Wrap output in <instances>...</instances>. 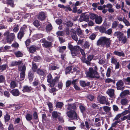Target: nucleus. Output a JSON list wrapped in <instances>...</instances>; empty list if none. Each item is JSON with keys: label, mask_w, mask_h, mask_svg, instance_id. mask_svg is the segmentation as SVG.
<instances>
[{"label": "nucleus", "mask_w": 130, "mask_h": 130, "mask_svg": "<svg viewBox=\"0 0 130 130\" xmlns=\"http://www.w3.org/2000/svg\"><path fill=\"white\" fill-rule=\"evenodd\" d=\"M97 67L96 66L93 68H90L89 71L86 72L87 76L91 78H99L100 77L99 74L97 72Z\"/></svg>", "instance_id": "obj_1"}, {"label": "nucleus", "mask_w": 130, "mask_h": 130, "mask_svg": "<svg viewBox=\"0 0 130 130\" xmlns=\"http://www.w3.org/2000/svg\"><path fill=\"white\" fill-rule=\"evenodd\" d=\"M111 40L110 38H108L106 37H102L100 38L97 41V44L98 45H101L104 46L106 45L107 47L110 46Z\"/></svg>", "instance_id": "obj_2"}, {"label": "nucleus", "mask_w": 130, "mask_h": 130, "mask_svg": "<svg viewBox=\"0 0 130 130\" xmlns=\"http://www.w3.org/2000/svg\"><path fill=\"white\" fill-rule=\"evenodd\" d=\"M113 35L117 36L118 38L119 41H121L123 44L125 43L126 42L127 39L126 37L123 36V34L120 31H117L115 32Z\"/></svg>", "instance_id": "obj_3"}, {"label": "nucleus", "mask_w": 130, "mask_h": 130, "mask_svg": "<svg viewBox=\"0 0 130 130\" xmlns=\"http://www.w3.org/2000/svg\"><path fill=\"white\" fill-rule=\"evenodd\" d=\"M4 35L6 38L7 41L9 43H11L13 41L15 37L14 33H11L9 34V32L8 31L5 32L4 33Z\"/></svg>", "instance_id": "obj_4"}, {"label": "nucleus", "mask_w": 130, "mask_h": 130, "mask_svg": "<svg viewBox=\"0 0 130 130\" xmlns=\"http://www.w3.org/2000/svg\"><path fill=\"white\" fill-rule=\"evenodd\" d=\"M40 41L42 42L43 43L42 44L43 46L46 48H48L51 47L53 45V43L51 42L47 41L44 38L41 39Z\"/></svg>", "instance_id": "obj_5"}, {"label": "nucleus", "mask_w": 130, "mask_h": 130, "mask_svg": "<svg viewBox=\"0 0 130 130\" xmlns=\"http://www.w3.org/2000/svg\"><path fill=\"white\" fill-rule=\"evenodd\" d=\"M89 15L85 14V13H83L81 14L79 19V21L80 22L83 21L87 22L89 21Z\"/></svg>", "instance_id": "obj_6"}, {"label": "nucleus", "mask_w": 130, "mask_h": 130, "mask_svg": "<svg viewBox=\"0 0 130 130\" xmlns=\"http://www.w3.org/2000/svg\"><path fill=\"white\" fill-rule=\"evenodd\" d=\"M67 114L68 117L72 120L76 119L77 118V115L74 111L68 112Z\"/></svg>", "instance_id": "obj_7"}, {"label": "nucleus", "mask_w": 130, "mask_h": 130, "mask_svg": "<svg viewBox=\"0 0 130 130\" xmlns=\"http://www.w3.org/2000/svg\"><path fill=\"white\" fill-rule=\"evenodd\" d=\"M60 77V75H57L56 76L53 80L52 83L51 84H48V85L51 87H54L55 85V84L59 82Z\"/></svg>", "instance_id": "obj_8"}, {"label": "nucleus", "mask_w": 130, "mask_h": 130, "mask_svg": "<svg viewBox=\"0 0 130 130\" xmlns=\"http://www.w3.org/2000/svg\"><path fill=\"white\" fill-rule=\"evenodd\" d=\"M19 69L21 71L20 73V77L23 80L25 76V71L26 70V67L25 66H23L22 67H19Z\"/></svg>", "instance_id": "obj_9"}, {"label": "nucleus", "mask_w": 130, "mask_h": 130, "mask_svg": "<svg viewBox=\"0 0 130 130\" xmlns=\"http://www.w3.org/2000/svg\"><path fill=\"white\" fill-rule=\"evenodd\" d=\"M66 109L70 111H73L76 109V107L75 103L72 104H68L66 106Z\"/></svg>", "instance_id": "obj_10"}, {"label": "nucleus", "mask_w": 130, "mask_h": 130, "mask_svg": "<svg viewBox=\"0 0 130 130\" xmlns=\"http://www.w3.org/2000/svg\"><path fill=\"white\" fill-rule=\"evenodd\" d=\"M59 66L55 63L50 64L49 67V70H55L59 69Z\"/></svg>", "instance_id": "obj_11"}, {"label": "nucleus", "mask_w": 130, "mask_h": 130, "mask_svg": "<svg viewBox=\"0 0 130 130\" xmlns=\"http://www.w3.org/2000/svg\"><path fill=\"white\" fill-rule=\"evenodd\" d=\"M124 83L122 80H120L116 83V86L118 90H122L124 88Z\"/></svg>", "instance_id": "obj_12"}, {"label": "nucleus", "mask_w": 130, "mask_h": 130, "mask_svg": "<svg viewBox=\"0 0 130 130\" xmlns=\"http://www.w3.org/2000/svg\"><path fill=\"white\" fill-rule=\"evenodd\" d=\"M22 91L24 92L29 93L33 89L31 86H25L23 87Z\"/></svg>", "instance_id": "obj_13"}, {"label": "nucleus", "mask_w": 130, "mask_h": 130, "mask_svg": "<svg viewBox=\"0 0 130 130\" xmlns=\"http://www.w3.org/2000/svg\"><path fill=\"white\" fill-rule=\"evenodd\" d=\"M107 93L110 97L112 98H115V96L114 94V90L113 89H108L107 91Z\"/></svg>", "instance_id": "obj_14"}, {"label": "nucleus", "mask_w": 130, "mask_h": 130, "mask_svg": "<svg viewBox=\"0 0 130 130\" xmlns=\"http://www.w3.org/2000/svg\"><path fill=\"white\" fill-rule=\"evenodd\" d=\"M46 18L45 14L43 12H40L38 16V18L41 21H43Z\"/></svg>", "instance_id": "obj_15"}, {"label": "nucleus", "mask_w": 130, "mask_h": 130, "mask_svg": "<svg viewBox=\"0 0 130 130\" xmlns=\"http://www.w3.org/2000/svg\"><path fill=\"white\" fill-rule=\"evenodd\" d=\"M98 101L101 104H104L106 101V98L105 96H100L98 97Z\"/></svg>", "instance_id": "obj_16"}, {"label": "nucleus", "mask_w": 130, "mask_h": 130, "mask_svg": "<svg viewBox=\"0 0 130 130\" xmlns=\"http://www.w3.org/2000/svg\"><path fill=\"white\" fill-rule=\"evenodd\" d=\"M71 32H72L71 34V36L72 38L75 41H77L78 40L77 37L75 33L74 32V29H71Z\"/></svg>", "instance_id": "obj_17"}, {"label": "nucleus", "mask_w": 130, "mask_h": 130, "mask_svg": "<svg viewBox=\"0 0 130 130\" xmlns=\"http://www.w3.org/2000/svg\"><path fill=\"white\" fill-rule=\"evenodd\" d=\"M12 95L14 96H18L19 95L20 92L19 90L17 89H14L10 91Z\"/></svg>", "instance_id": "obj_18"}, {"label": "nucleus", "mask_w": 130, "mask_h": 130, "mask_svg": "<svg viewBox=\"0 0 130 130\" xmlns=\"http://www.w3.org/2000/svg\"><path fill=\"white\" fill-rule=\"evenodd\" d=\"M102 21V18L100 16H98L95 20V23L98 24H100Z\"/></svg>", "instance_id": "obj_19"}, {"label": "nucleus", "mask_w": 130, "mask_h": 130, "mask_svg": "<svg viewBox=\"0 0 130 130\" xmlns=\"http://www.w3.org/2000/svg\"><path fill=\"white\" fill-rule=\"evenodd\" d=\"M80 83L81 86L83 87L88 86L90 85V82H88L86 83L84 81H80Z\"/></svg>", "instance_id": "obj_20"}, {"label": "nucleus", "mask_w": 130, "mask_h": 130, "mask_svg": "<svg viewBox=\"0 0 130 130\" xmlns=\"http://www.w3.org/2000/svg\"><path fill=\"white\" fill-rule=\"evenodd\" d=\"M10 86L12 89L16 87H17V85L16 82L14 81H11L10 84Z\"/></svg>", "instance_id": "obj_21"}, {"label": "nucleus", "mask_w": 130, "mask_h": 130, "mask_svg": "<svg viewBox=\"0 0 130 130\" xmlns=\"http://www.w3.org/2000/svg\"><path fill=\"white\" fill-rule=\"evenodd\" d=\"M22 64V61H14L12 62L11 64L12 66H16L17 65H19Z\"/></svg>", "instance_id": "obj_22"}, {"label": "nucleus", "mask_w": 130, "mask_h": 130, "mask_svg": "<svg viewBox=\"0 0 130 130\" xmlns=\"http://www.w3.org/2000/svg\"><path fill=\"white\" fill-rule=\"evenodd\" d=\"M29 50L30 53H33L35 52L36 51V48L35 46L32 45L30 47Z\"/></svg>", "instance_id": "obj_23"}, {"label": "nucleus", "mask_w": 130, "mask_h": 130, "mask_svg": "<svg viewBox=\"0 0 130 130\" xmlns=\"http://www.w3.org/2000/svg\"><path fill=\"white\" fill-rule=\"evenodd\" d=\"M114 53L115 55L119 56L122 57L124 56V54L123 52L115 51L114 52Z\"/></svg>", "instance_id": "obj_24"}, {"label": "nucleus", "mask_w": 130, "mask_h": 130, "mask_svg": "<svg viewBox=\"0 0 130 130\" xmlns=\"http://www.w3.org/2000/svg\"><path fill=\"white\" fill-rule=\"evenodd\" d=\"M14 54L17 57H22L23 55V53L19 51L14 52Z\"/></svg>", "instance_id": "obj_25"}, {"label": "nucleus", "mask_w": 130, "mask_h": 130, "mask_svg": "<svg viewBox=\"0 0 130 130\" xmlns=\"http://www.w3.org/2000/svg\"><path fill=\"white\" fill-rule=\"evenodd\" d=\"M98 16L97 15L92 13H90L89 15L90 19L92 20H95Z\"/></svg>", "instance_id": "obj_26"}, {"label": "nucleus", "mask_w": 130, "mask_h": 130, "mask_svg": "<svg viewBox=\"0 0 130 130\" xmlns=\"http://www.w3.org/2000/svg\"><path fill=\"white\" fill-rule=\"evenodd\" d=\"M47 82L49 83L50 84H51L52 83V81L53 80L52 75L50 74H49L47 76Z\"/></svg>", "instance_id": "obj_27"}, {"label": "nucleus", "mask_w": 130, "mask_h": 130, "mask_svg": "<svg viewBox=\"0 0 130 130\" xmlns=\"http://www.w3.org/2000/svg\"><path fill=\"white\" fill-rule=\"evenodd\" d=\"M24 32L20 30L18 34V38L19 39H21L24 35Z\"/></svg>", "instance_id": "obj_28"}, {"label": "nucleus", "mask_w": 130, "mask_h": 130, "mask_svg": "<svg viewBox=\"0 0 130 130\" xmlns=\"http://www.w3.org/2000/svg\"><path fill=\"white\" fill-rule=\"evenodd\" d=\"M25 118L27 120L30 121L32 119V116L29 114H27Z\"/></svg>", "instance_id": "obj_29"}, {"label": "nucleus", "mask_w": 130, "mask_h": 130, "mask_svg": "<svg viewBox=\"0 0 130 130\" xmlns=\"http://www.w3.org/2000/svg\"><path fill=\"white\" fill-rule=\"evenodd\" d=\"M7 67L6 64H5L0 66V71L2 72L5 70Z\"/></svg>", "instance_id": "obj_30"}, {"label": "nucleus", "mask_w": 130, "mask_h": 130, "mask_svg": "<svg viewBox=\"0 0 130 130\" xmlns=\"http://www.w3.org/2000/svg\"><path fill=\"white\" fill-rule=\"evenodd\" d=\"M79 108L81 112H83L86 110V108L84 106V105L81 104H79Z\"/></svg>", "instance_id": "obj_31"}, {"label": "nucleus", "mask_w": 130, "mask_h": 130, "mask_svg": "<svg viewBox=\"0 0 130 130\" xmlns=\"http://www.w3.org/2000/svg\"><path fill=\"white\" fill-rule=\"evenodd\" d=\"M129 92L128 90H125L123 92H122L121 93L120 95L121 96H123L125 95L129 94Z\"/></svg>", "instance_id": "obj_32"}, {"label": "nucleus", "mask_w": 130, "mask_h": 130, "mask_svg": "<svg viewBox=\"0 0 130 130\" xmlns=\"http://www.w3.org/2000/svg\"><path fill=\"white\" fill-rule=\"evenodd\" d=\"M63 105V104L62 102H59L57 103L56 107L57 108H61Z\"/></svg>", "instance_id": "obj_33"}, {"label": "nucleus", "mask_w": 130, "mask_h": 130, "mask_svg": "<svg viewBox=\"0 0 130 130\" xmlns=\"http://www.w3.org/2000/svg\"><path fill=\"white\" fill-rule=\"evenodd\" d=\"M128 102V101L126 99H122L121 102V104L123 105H126Z\"/></svg>", "instance_id": "obj_34"}, {"label": "nucleus", "mask_w": 130, "mask_h": 130, "mask_svg": "<svg viewBox=\"0 0 130 130\" xmlns=\"http://www.w3.org/2000/svg\"><path fill=\"white\" fill-rule=\"evenodd\" d=\"M7 3L10 6L13 7H14V2L12 0H8L7 2Z\"/></svg>", "instance_id": "obj_35"}, {"label": "nucleus", "mask_w": 130, "mask_h": 130, "mask_svg": "<svg viewBox=\"0 0 130 130\" xmlns=\"http://www.w3.org/2000/svg\"><path fill=\"white\" fill-rule=\"evenodd\" d=\"M105 82L106 83H109L111 82L114 83V80L110 78H108L106 79L105 80Z\"/></svg>", "instance_id": "obj_36"}, {"label": "nucleus", "mask_w": 130, "mask_h": 130, "mask_svg": "<svg viewBox=\"0 0 130 130\" xmlns=\"http://www.w3.org/2000/svg\"><path fill=\"white\" fill-rule=\"evenodd\" d=\"M37 73L39 75H44L45 74V72L41 70L38 69L37 71Z\"/></svg>", "instance_id": "obj_37"}, {"label": "nucleus", "mask_w": 130, "mask_h": 130, "mask_svg": "<svg viewBox=\"0 0 130 130\" xmlns=\"http://www.w3.org/2000/svg\"><path fill=\"white\" fill-rule=\"evenodd\" d=\"M46 29L47 31L51 30L52 29V26L50 24L47 25L46 27Z\"/></svg>", "instance_id": "obj_38"}, {"label": "nucleus", "mask_w": 130, "mask_h": 130, "mask_svg": "<svg viewBox=\"0 0 130 130\" xmlns=\"http://www.w3.org/2000/svg\"><path fill=\"white\" fill-rule=\"evenodd\" d=\"M72 69V66H69L67 67L66 70V73L67 74L70 72Z\"/></svg>", "instance_id": "obj_39"}, {"label": "nucleus", "mask_w": 130, "mask_h": 130, "mask_svg": "<svg viewBox=\"0 0 130 130\" xmlns=\"http://www.w3.org/2000/svg\"><path fill=\"white\" fill-rule=\"evenodd\" d=\"M90 45V44L87 41L85 42L84 45V47L85 48H89Z\"/></svg>", "instance_id": "obj_40"}, {"label": "nucleus", "mask_w": 130, "mask_h": 130, "mask_svg": "<svg viewBox=\"0 0 130 130\" xmlns=\"http://www.w3.org/2000/svg\"><path fill=\"white\" fill-rule=\"evenodd\" d=\"M99 30L102 33H105L106 30V28L103 26H101L99 27Z\"/></svg>", "instance_id": "obj_41"}, {"label": "nucleus", "mask_w": 130, "mask_h": 130, "mask_svg": "<svg viewBox=\"0 0 130 130\" xmlns=\"http://www.w3.org/2000/svg\"><path fill=\"white\" fill-rule=\"evenodd\" d=\"M123 22L125 24L126 26H128L130 25L129 23L127 20L124 17H123Z\"/></svg>", "instance_id": "obj_42"}, {"label": "nucleus", "mask_w": 130, "mask_h": 130, "mask_svg": "<svg viewBox=\"0 0 130 130\" xmlns=\"http://www.w3.org/2000/svg\"><path fill=\"white\" fill-rule=\"evenodd\" d=\"M51 112L52 111L53 109V105L50 102H49L47 104Z\"/></svg>", "instance_id": "obj_43"}, {"label": "nucleus", "mask_w": 130, "mask_h": 130, "mask_svg": "<svg viewBox=\"0 0 130 130\" xmlns=\"http://www.w3.org/2000/svg\"><path fill=\"white\" fill-rule=\"evenodd\" d=\"M103 109L105 112L109 111L110 109V107L107 106H104L103 107Z\"/></svg>", "instance_id": "obj_44"}, {"label": "nucleus", "mask_w": 130, "mask_h": 130, "mask_svg": "<svg viewBox=\"0 0 130 130\" xmlns=\"http://www.w3.org/2000/svg\"><path fill=\"white\" fill-rule=\"evenodd\" d=\"M65 34V32L63 31H58L56 33L57 35L59 36H63Z\"/></svg>", "instance_id": "obj_45"}, {"label": "nucleus", "mask_w": 130, "mask_h": 130, "mask_svg": "<svg viewBox=\"0 0 130 130\" xmlns=\"http://www.w3.org/2000/svg\"><path fill=\"white\" fill-rule=\"evenodd\" d=\"M66 47L65 46H63L62 47H59V51L61 53L63 52L64 50H66Z\"/></svg>", "instance_id": "obj_46"}, {"label": "nucleus", "mask_w": 130, "mask_h": 130, "mask_svg": "<svg viewBox=\"0 0 130 130\" xmlns=\"http://www.w3.org/2000/svg\"><path fill=\"white\" fill-rule=\"evenodd\" d=\"M80 49L79 46L76 45L74 46V48L73 51H75L76 52L79 51Z\"/></svg>", "instance_id": "obj_47"}, {"label": "nucleus", "mask_w": 130, "mask_h": 130, "mask_svg": "<svg viewBox=\"0 0 130 130\" xmlns=\"http://www.w3.org/2000/svg\"><path fill=\"white\" fill-rule=\"evenodd\" d=\"M112 31L111 28H109L106 31H105V33L108 35H110L112 33Z\"/></svg>", "instance_id": "obj_48"}, {"label": "nucleus", "mask_w": 130, "mask_h": 130, "mask_svg": "<svg viewBox=\"0 0 130 130\" xmlns=\"http://www.w3.org/2000/svg\"><path fill=\"white\" fill-rule=\"evenodd\" d=\"M33 24L36 27H38L40 25L39 23L37 20H35L33 22Z\"/></svg>", "instance_id": "obj_49"}, {"label": "nucleus", "mask_w": 130, "mask_h": 130, "mask_svg": "<svg viewBox=\"0 0 130 130\" xmlns=\"http://www.w3.org/2000/svg\"><path fill=\"white\" fill-rule=\"evenodd\" d=\"M65 24L68 27H71L73 25V23L70 21H67Z\"/></svg>", "instance_id": "obj_50"}, {"label": "nucleus", "mask_w": 130, "mask_h": 130, "mask_svg": "<svg viewBox=\"0 0 130 130\" xmlns=\"http://www.w3.org/2000/svg\"><path fill=\"white\" fill-rule=\"evenodd\" d=\"M118 23L117 21H114L112 24V28H116L118 25Z\"/></svg>", "instance_id": "obj_51"}, {"label": "nucleus", "mask_w": 130, "mask_h": 130, "mask_svg": "<svg viewBox=\"0 0 130 130\" xmlns=\"http://www.w3.org/2000/svg\"><path fill=\"white\" fill-rule=\"evenodd\" d=\"M4 118L6 122L8 121L10 119V116L7 114H6V116L4 117Z\"/></svg>", "instance_id": "obj_52"}, {"label": "nucleus", "mask_w": 130, "mask_h": 130, "mask_svg": "<svg viewBox=\"0 0 130 130\" xmlns=\"http://www.w3.org/2000/svg\"><path fill=\"white\" fill-rule=\"evenodd\" d=\"M58 113L57 112L54 111L52 113V116L54 118H56L58 116Z\"/></svg>", "instance_id": "obj_53"}, {"label": "nucleus", "mask_w": 130, "mask_h": 130, "mask_svg": "<svg viewBox=\"0 0 130 130\" xmlns=\"http://www.w3.org/2000/svg\"><path fill=\"white\" fill-rule=\"evenodd\" d=\"M123 80L125 83L127 82L128 84L130 85V77H128L126 78H124L123 79Z\"/></svg>", "instance_id": "obj_54"}, {"label": "nucleus", "mask_w": 130, "mask_h": 130, "mask_svg": "<svg viewBox=\"0 0 130 130\" xmlns=\"http://www.w3.org/2000/svg\"><path fill=\"white\" fill-rule=\"evenodd\" d=\"M27 26L26 25H24L21 29L20 30L24 32L26 31V29L27 28Z\"/></svg>", "instance_id": "obj_55"}, {"label": "nucleus", "mask_w": 130, "mask_h": 130, "mask_svg": "<svg viewBox=\"0 0 130 130\" xmlns=\"http://www.w3.org/2000/svg\"><path fill=\"white\" fill-rule=\"evenodd\" d=\"M76 31L78 35H82L83 33L82 30L79 28L77 29Z\"/></svg>", "instance_id": "obj_56"}, {"label": "nucleus", "mask_w": 130, "mask_h": 130, "mask_svg": "<svg viewBox=\"0 0 130 130\" xmlns=\"http://www.w3.org/2000/svg\"><path fill=\"white\" fill-rule=\"evenodd\" d=\"M120 122V120H116L112 124L111 126L115 127L117 125V124Z\"/></svg>", "instance_id": "obj_57"}, {"label": "nucleus", "mask_w": 130, "mask_h": 130, "mask_svg": "<svg viewBox=\"0 0 130 130\" xmlns=\"http://www.w3.org/2000/svg\"><path fill=\"white\" fill-rule=\"evenodd\" d=\"M111 62L112 63H113L115 65H116V63L118 62H117V60L113 58H111Z\"/></svg>", "instance_id": "obj_58"}, {"label": "nucleus", "mask_w": 130, "mask_h": 130, "mask_svg": "<svg viewBox=\"0 0 130 130\" xmlns=\"http://www.w3.org/2000/svg\"><path fill=\"white\" fill-rule=\"evenodd\" d=\"M37 68V66L35 64H33L32 67V69L33 71L34 72H35L36 71Z\"/></svg>", "instance_id": "obj_59"}, {"label": "nucleus", "mask_w": 130, "mask_h": 130, "mask_svg": "<svg viewBox=\"0 0 130 130\" xmlns=\"http://www.w3.org/2000/svg\"><path fill=\"white\" fill-rule=\"evenodd\" d=\"M35 37L37 38V39L41 38L43 37V35L42 34H38L35 35Z\"/></svg>", "instance_id": "obj_60"}, {"label": "nucleus", "mask_w": 130, "mask_h": 130, "mask_svg": "<svg viewBox=\"0 0 130 130\" xmlns=\"http://www.w3.org/2000/svg\"><path fill=\"white\" fill-rule=\"evenodd\" d=\"M33 84L34 86H35L37 85H40L39 82L38 80L35 81L33 83Z\"/></svg>", "instance_id": "obj_61"}, {"label": "nucleus", "mask_w": 130, "mask_h": 130, "mask_svg": "<svg viewBox=\"0 0 130 130\" xmlns=\"http://www.w3.org/2000/svg\"><path fill=\"white\" fill-rule=\"evenodd\" d=\"M101 125V122H100L94 123V125L93 126L96 127H99Z\"/></svg>", "instance_id": "obj_62"}, {"label": "nucleus", "mask_w": 130, "mask_h": 130, "mask_svg": "<svg viewBox=\"0 0 130 130\" xmlns=\"http://www.w3.org/2000/svg\"><path fill=\"white\" fill-rule=\"evenodd\" d=\"M123 17L122 16L120 15L117 18V19L118 20L120 21H122L123 22Z\"/></svg>", "instance_id": "obj_63"}, {"label": "nucleus", "mask_w": 130, "mask_h": 130, "mask_svg": "<svg viewBox=\"0 0 130 130\" xmlns=\"http://www.w3.org/2000/svg\"><path fill=\"white\" fill-rule=\"evenodd\" d=\"M19 26L18 25H16L13 29V31L14 32H17L19 30Z\"/></svg>", "instance_id": "obj_64"}]
</instances>
